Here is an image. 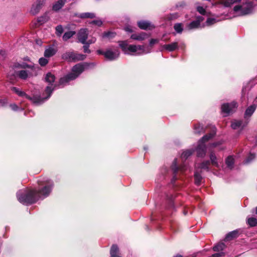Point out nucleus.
<instances>
[{"label":"nucleus","mask_w":257,"mask_h":257,"mask_svg":"<svg viewBox=\"0 0 257 257\" xmlns=\"http://www.w3.org/2000/svg\"><path fill=\"white\" fill-rule=\"evenodd\" d=\"M38 184L42 186L39 190L29 189L23 194L19 192L17 195L19 201L23 204H32L41 198L48 196L53 187V182L50 180H46L38 181Z\"/></svg>","instance_id":"f257e3e1"},{"label":"nucleus","mask_w":257,"mask_h":257,"mask_svg":"<svg viewBox=\"0 0 257 257\" xmlns=\"http://www.w3.org/2000/svg\"><path fill=\"white\" fill-rule=\"evenodd\" d=\"M88 66L89 65L87 63H79L75 65L73 67L71 73L60 79V84H64L69 81L76 79Z\"/></svg>","instance_id":"f03ea898"},{"label":"nucleus","mask_w":257,"mask_h":257,"mask_svg":"<svg viewBox=\"0 0 257 257\" xmlns=\"http://www.w3.org/2000/svg\"><path fill=\"white\" fill-rule=\"evenodd\" d=\"M119 45L122 50L125 54L136 53L137 55H142L147 52H145L143 45H128L127 41H122L119 42Z\"/></svg>","instance_id":"7ed1b4c3"},{"label":"nucleus","mask_w":257,"mask_h":257,"mask_svg":"<svg viewBox=\"0 0 257 257\" xmlns=\"http://www.w3.org/2000/svg\"><path fill=\"white\" fill-rule=\"evenodd\" d=\"M21 67L29 69L28 71L23 70L18 72L17 75L21 79H26L28 77L35 74L36 70L35 65L32 62H29V63H23L21 65Z\"/></svg>","instance_id":"20e7f679"},{"label":"nucleus","mask_w":257,"mask_h":257,"mask_svg":"<svg viewBox=\"0 0 257 257\" xmlns=\"http://www.w3.org/2000/svg\"><path fill=\"white\" fill-rule=\"evenodd\" d=\"M89 34V31L87 29H81L77 33L78 41L82 44L90 45L96 42V39L95 37H91L87 41Z\"/></svg>","instance_id":"39448f33"},{"label":"nucleus","mask_w":257,"mask_h":257,"mask_svg":"<svg viewBox=\"0 0 257 257\" xmlns=\"http://www.w3.org/2000/svg\"><path fill=\"white\" fill-rule=\"evenodd\" d=\"M215 134V132L213 131L211 133L204 136L199 142V144L197 148V154L198 157H203L206 154V147L204 143L212 138Z\"/></svg>","instance_id":"423d86ee"},{"label":"nucleus","mask_w":257,"mask_h":257,"mask_svg":"<svg viewBox=\"0 0 257 257\" xmlns=\"http://www.w3.org/2000/svg\"><path fill=\"white\" fill-rule=\"evenodd\" d=\"M62 58L68 61L76 62L84 60L86 56L74 51H68L63 54Z\"/></svg>","instance_id":"0eeeda50"},{"label":"nucleus","mask_w":257,"mask_h":257,"mask_svg":"<svg viewBox=\"0 0 257 257\" xmlns=\"http://www.w3.org/2000/svg\"><path fill=\"white\" fill-rule=\"evenodd\" d=\"M252 6L251 3H246L241 5L236 6L233 10L239 15L243 16L249 14L252 10Z\"/></svg>","instance_id":"6e6552de"},{"label":"nucleus","mask_w":257,"mask_h":257,"mask_svg":"<svg viewBox=\"0 0 257 257\" xmlns=\"http://www.w3.org/2000/svg\"><path fill=\"white\" fill-rule=\"evenodd\" d=\"M46 0H37L32 5L31 13L33 15L37 14L45 3Z\"/></svg>","instance_id":"1a4fd4ad"},{"label":"nucleus","mask_w":257,"mask_h":257,"mask_svg":"<svg viewBox=\"0 0 257 257\" xmlns=\"http://www.w3.org/2000/svg\"><path fill=\"white\" fill-rule=\"evenodd\" d=\"M237 107V104L234 102L230 103H225L222 105L221 109L223 112L228 114L232 112Z\"/></svg>","instance_id":"9d476101"},{"label":"nucleus","mask_w":257,"mask_h":257,"mask_svg":"<svg viewBox=\"0 0 257 257\" xmlns=\"http://www.w3.org/2000/svg\"><path fill=\"white\" fill-rule=\"evenodd\" d=\"M119 53L118 50L112 51L110 50H107L104 53V56L109 60H112L117 58L119 56Z\"/></svg>","instance_id":"9b49d317"},{"label":"nucleus","mask_w":257,"mask_h":257,"mask_svg":"<svg viewBox=\"0 0 257 257\" xmlns=\"http://www.w3.org/2000/svg\"><path fill=\"white\" fill-rule=\"evenodd\" d=\"M149 37V36L147 33L142 32L141 33H135L132 34L131 36V38L135 40L142 41L145 40Z\"/></svg>","instance_id":"f8f14e48"},{"label":"nucleus","mask_w":257,"mask_h":257,"mask_svg":"<svg viewBox=\"0 0 257 257\" xmlns=\"http://www.w3.org/2000/svg\"><path fill=\"white\" fill-rule=\"evenodd\" d=\"M139 27L143 30H150L154 28V27L151 24V23L146 21H140L138 23Z\"/></svg>","instance_id":"ddd939ff"},{"label":"nucleus","mask_w":257,"mask_h":257,"mask_svg":"<svg viewBox=\"0 0 257 257\" xmlns=\"http://www.w3.org/2000/svg\"><path fill=\"white\" fill-rule=\"evenodd\" d=\"M66 1L67 0H58L53 4V10L56 12L58 11L64 6Z\"/></svg>","instance_id":"4468645a"},{"label":"nucleus","mask_w":257,"mask_h":257,"mask_svg":"<svg viewBox=\"0 0 257 257\" xmlns=\"http://www.w3.org/2000/svg\"><path fill=\"white\" fill-rule=\"evenodd\" d=\"M178 44L177 42H173L170 44L164 45L162 46L163 49H165L169 51H173L178 48Z\"/></svg>","instance_id":"2eb2a0df"},{"label":"nucleus","mask_w":257,"mask_h":257,"mask_svg":"<svg viewBox=\"0 0 257 257\" xmlns=\"http://www.w3.org/2000/svg\"><path fill=\"white\" fill-rule=\"evenodd\" d=\"M26 98L30 100L33 103L35 104L41 103V102H43L45 99L42 98L40 96H34L33 97H30L28 95H27Z\"/></svg>","instance_id":"dca6fc26"},{"label":"nucleus","mask_w":257,"mask_h":257,"mask_svg":"<svg viewBox=\"0 0 257 257\" xmlns=\"http://www.w3.org/2000/svg\"><path fill=\"white\" fill-rule=\"evenodd\" d=\"M245 126L244 124H243L242 121L238 120H234L231 122V126L234 129H238L241 127H243Z\"/></svg>","instance_id":"f3484780"},{"label":"nucleus","mask_w":257,"mask_h":257,"mask_svg":"<svg viewBox=\"0 0 257 257\" xmlns=\"http://www.w3.org/2000/svg\"><path fill=\"white\" fill-rule=\"evenodd\" d=\"M56 50L52 47H49L46 49L44 52V56L45 57H50L53 56L56 53Z\"/></svg>","instance_id":"a211bd4d"},{"label":"nucleus","mask_w":257,"mask_h":257,"mask_svg":"<svg viewBox=\"0 0 257 257\" xmlns=\"http://www.w3.org/2000/svg\"><path fill=\"white\" fill-rule=\"evenodd\" d=\"M202 21V19H199V20L192 22L188 25V29L191 30V29H195V28H198L200 26V22Z\"/></svg>","instance_id":"6ab92c4d"},{"label":"nucleus","mask_w":257,"mask_h":257,"mask_svg":"<svg viewBox=\"0 0 257 257\" xmlns=\"http://www.w3.org/2000/svg\"><path fill=\"white\" fill-rule=\"evenodd\" d=\"M118 247L115 245H113L110 249V257H120L118 254Z\"/></svg>","instance_id":"aec40b11"},{"label":"nucleus","mask_w":257,"mask_h":257,"mask_svg":"<svg viewBox=\"0 0 257 257\" xmlns=\"http://www.w3.org/2000/svg\"><path fill=\"white\" fill-rule=\"evenodd\" d=\"M78 17L81 18V19H86V18H90V19H93L95 17V15L94 13H84L80 14Z\"/></svg>","instance_id":"412c9836"},{"label":"nucleus","mask_w":257,"mask_h":257,"mask_svg":"<svg viewBox=\"0 0 257 257\" xmlns=\"http://www.w3.org/2000/svg\"><path fill=\"white\" fill-rule=\"evenodd\" d=\"M234 163V158L232 156H228L225 160V163L227 167H228L230 169L233 168Z\"/></svg>","instance_id":"4be33fe9"},{"label":"nucleus","mask_w":257,"mask_h":257,"mask_svg":"<svg viewBox=\"0 0 257 257\" xmlns=\"http://www.w3.org/2000/svg\"><path fill=\"white\" fill-rule=\"evenodd\" d=\"M238 232L237 230L232 231L228 233L225 237L226 240H230L238 236Z\"/></svg>","instance_id":"5701e85b"},{"label":"nucleus","mask_w":257,"mask_h":257,"mask_svg":"<svg viewBox=\"0 0 257 257\" xmlns=\"http://www.w3.org/2000/svg\"><path fill=\"white\" fill-rule=\"evenodd\" d=\"M240 1L241 0H221L220 3L225 7H230L233 4Z\"/></svg>","instance_id":"b1692460"},{"label":"nucleus","mask_w":257,"mask_h":257,"mask_svg":"<svg viewBox=\"0 0 257 257\" xmlns=\"http://www.w3.org/2000/svg\"><path fill=\"white\" fill-rule=\"evenodd\" d=\"M210 159L211 164L215 167L218 166V164L217 161V158L213 152H211L210 154Z\"/></svg>","instance_id":"393cba45"},{"label":"nucleus","mask_w":257,"mask_h":257,"mask_svg":"<svg viewBox=\"0 0 257 257\" xmlns=\"http://www.w3.org/2000/svg\"><path fill=\"white\" fill-rule=\"evenodd\" d=\"M11 90L17 94L19 96L26 98V96L27 94H26L24 92L20 90L19 88L15 87H12Z\"/></svg>","instance_id":"a878e982"},{"label":"nucleus","mask_w":257,"mask_h":257,"mask_svg":"<svg viewBox=\"0 0 257 257\" xmlns=\"http://www.w3.org/2000/svg\"><path fill=\"white\" fill-rule=\"evenodd\" d=\"M255 107H256L255 105H251L250 106L248 107L245 111V116H250L254 111Z\"/></svg>","instance_id":"bb28decb"},{"label":"nucleus","mask_w":257,"mask_h":257,"mask_svg":"<svg viewBox=\"0 0 257 257\" xmlns=\"http://www.w3.org/2000/svg\"><path fill=\"white\" fill-rule=\"evenodd\" d=\"M55 79V76L51 73H48L45 77V80L50 84L54 82Z\"/></svg>","instance_id":"cd10ccee"},{"label":"nucleus","mask_w":257,"mask_h":257,"mask_svg":"<svg viewBox=\"0 0 257 257\" xmlns=\"http://www.w3.org/2000/svg\"><path fill=\"white\" fill-rule=\"evenodd\" d=\"M75 34V31H69L65 33L63 36V40L65 41L71 38Z\"/></svg>","instance_id":"c85d7f7f"},{"label":"nucleus","mask_w":257,"mask_h":257,"mask_svg":"<svg viewBox=\"0 0 257 257\" xmlns=\"http://www.w3.org/2000/svg\"><path fill=\"white\" fill-rule=\"evenodd\" d=\"M247 224L251 227L257 225V219L254 217H250L247 219Z\"/></svg>","instance_id":"c756f323"},{"label":"nucleus","mask_w":257,"mask_h":257,"mask_svg":"<svg viewBox=\"0 0 257 257\" xmlns=\"http://www.w3.org/2000/svg\"><path fill=\"white\" fill-rule=\"evenodd\" d=\"M116 35V33L114 32H104L102 34V37L108 38V39H111L114 38Z\"/></svg>","instance_id":"7c9ffc66"},{"label":"nucleus","mask_w":257,"mask_h":257,"mask_svg":"<svg viewBox=\"0 0 257 257\" xmlns=\"http://www.w3.org/2000/svg\"><path fill=\"white\" fill-rule=\"evenodd\" d=\"M192 153L193 152L192 150H186L182 153L181 158L183 159H186L192 154Z\"/></svg>","instance_id":"2f4dec72"},{"label":"nucleus","mask_w":257,"mask_h":257,"mask_svg":"<svg viewBox=\"0 0 257 257\" xmlns=\"http://www.w3.org/2000/svg\"><path fill=\"white\" fill-rule=\"evenodd\" d=\"M174 28L178 33H181L183 31V24L177 23L174 25Z\"/></svg>","instance_id":"473e14b6"},{"label":"nucleus","mask_w":257,"mask_h":257,"mask_svg":"<svg viewBox=\"0 0 257 257\" xmlns=\"http://www.w3.org/2000/svg\"><path fill=\"white\" fill-rule=\"evenodd\" d=\"M195 183L196 185H199L202 180V177L198 173H195L194 174Z\"/></svg>","instance_id":"72a5a7b5"},{"label":"nucleus","mask_w":257,"mask_h":257,"mask_svg":"<svg viewBox=\"0 0 257 257\" xmlns=\"http://www.w3.org/2000/svg\"><path fill=\"white\" fill-rule=\"evenodd\" d=\"M225 247V244L223 243H219L213 247L214 251H220L223 249Z\"/></svg>","instance_id":"f704fd0d"},{"label":"nucleus","mask_w":257,"mask_h":257,"mask_svg":"<svg viewBox=\"0 0 257 257\" xmlns=\"http://www.w3.org/2000/svg\"><path fill=\"white\" fill-rule=\"evenodd\" d=\"M210 165V162L206 161L203 162L199 166V168L203 169H208L209 166Z\"/></svg>","instance_id":"c9c22d12"},{"label":"nucleus","mask_w":257,"mask_h":257,"mask_svg":"<svg viewBox=\"0 0 257 257\" xmlns=\"http://www.w3.org/2000/svg\"><path fill=\"white\" fill-rule=\"evenodd\" d=\"M53 90V88L52 87V86H48L46 87L45 90V93L48 95V96L46 97L45 99H47L50 96V95L51 93L52 92Z\"/></svg>","instance_id":"e433bc0d"},{"label":"nucleus","mask_w":257,"mask_h":257,"mask_svg":"<svg viewBox=\"0 0 257 257\" xmlns=\"http://www.w3.org/2000/svg\"><path fill=\"white\" fill-rule=\"evenodd\" d=\"M63 32V29L62 26L59 25L56 27V33L58 36H60L62 34Z\"/></svg>","instance_id":"4c0bfd02"},{"label":"nucleus","mask_w":257,"mask_h":257,"mask_svg":"<svg viewBox=\"0 0 257 257\" xmlns=\"http://www.w3.org/2000/svg\"><path fill=\"white\" fill-rule=\"evenodd\" d=\"M39 64L42 66H45L48 62V60L45 58H41L39 60Z\"/></svg>","instance_id":"58836bf2"},{"label":"nucleus","mask_w":257,"mask_h":257,"mask_svg":"<svg viewBox=\"0 0 257 257\" xmlns=\"http://www.w3.org/2000/svg\"><path fill=\"white\" fill-rule=\"evenodd\" d=\"M89 45L88 44H84V45L83 46V51L84 53H90L91 51L89 49Z\"/></svg>","instance_id":"ea45409f"},{"label":"nucleus","mask_w":257,"mask_h":257,"mask_svg":"<svg viewBox=\"0 0 257 257\" xmlns=\"http://www.w3.org/2000/svg\"><path fill=\"white\" fill-rule=\"evenodd\" d=\"M197 11L200 14H201L202 15H205V13H206L205 10L202 7L198 6L197 8Z\"/></svg>","instance_id":"a19ab883"},{"label":"nucleus","mask_w":257,"mask_h":257,"mask_svg":"<svg viewBox=\"0 0 257 257\" xmlns=\"http://www.w3.org/2000/svg\"><path fill=\"white\" fill-rule=\"evenodd\" d=\"M90 23L96 25L98 26H100L102 24V21L100 20H94L92 21Z\"/></svg>","instance_id":"79ce46f5"},{"label":"nucleus","mask_w":257,"mask_h":257,"mask_svg":"<svg viewBox=\"0 0 257 257\" xmlns=\"http://www.w3.org/2000/svg\"><path fill=\"white\" fill-rule=\"evenodd\" d=\"M159 40L158 39H152L150 41V44L153 45L155 44L158 43Z\"/></svg>","instance_id":"37998d69"},{"label":"nucleus","mask_w":257,"mask_h":257,"mask_svg":"<svg viewBox=\"0 0 257 257\" xmlns=\"http://www.w3.org/2000/svg\"><path fill=\"white\" fill-rule=\"evenodd\" d=\"M10 107L14 110H16L17 108H18V106L15 104H11L10 105Z\"/></svg>","instance_id":"c03bdc74"},{"label":"nucleus","mask_w":257,"mask_h":257,"mask_svg":"<svg viewBox=\"0 0 257 257\" xmlns=\"http://www.w3.org/2000/svg\"><path fill=\"white\" fill-rule=\"evenodd\" d=\"M124 30L126 32H132L133 30L130 27H126L124 28Z\"/></svg>","instance_id":"a18cd8bd"},{"label":"nucleus","mask_w":257,"mask_h":257,"mask_svg":"<svg viewBox=\"0 0 257 257\" xmlns=\"http://www.w3.org/2000/svg\"><path fill=\"white\" fill-rule=\"evenodd\" d=\"M97 52L98 54H102V55H104V53H105V52H103L101 50H97Z\"/></svg>","instance_id":"49530a36"},{"label":"nucleus","mask_w":257,"mask_h":257,"mask_svg":"<svg viewBox=\"0 0 257 257\" xmlns=\"http://www.w3.org/2000/svg\"><path fill=\"white\" fill-rule=\"evenodd\" d=\"M254 157H255V156L253 154H251L249 156V158L250 160L254 159Z\"/></svg>","instance_id":"de8ad7c7"},{"label":"nucleus","mask_w":257,"mask_h":257,"mask_svg":"<svg viewBox=\"0 0 257 257\" xmlns=\"http://www.w3.org/2000/svg\"><path fill=\"white\" fill-rule=\"evenodd\" d=\"M5 54V51H0V54L2 55H4Z\"/></svg>","instance_id":"09e8293b"},{"label":"nucleus","mask_w":257,"mask_h":257,"mask_svg":"<svg viewBox=\"0 0 257 257\" xmlns=\"http://www.w3.org/2000/svg\"><path fill=\"white\" fill-rule=\"evenodd\" d=\"M195 130H196V131H195V132H196V133H199L200 132L199 131H198H198L196 130V126H195Z\"/></svg>","instance_id":"8fccbe9b"},{"label":"nucleus","mask_w":257,"mask_h":257,"mask_svg":"<svg viewBox=\"0 0 257 257\" xmlns=\"http://www.w3.org/2000/svg\"><path fill=\"white\" fill-rule=\"evenodd\" d=\"M175 257H182V256L180 255H176V256Z\"/></svg>","instance_id":"3c124183"},{"label":"nucleus","mask_w":257,"mask_h":257,"mask_svg":"<svg viewBox=\"0 0 257 257\" xmlns=\"http://www.w3.org/2000/svg\"><path fill=\"white\" fill-rule=\"evenodd\" d=\"M209 21H210V19H208V20H207V23H209Z\"/></svg>","instance_id":"603ef678"},{"label":"nucleus","mask_w":257,"mask_h":257,"mask_svg":"<svg viewBox=\"0 0 257 257\" xmlns=\"http://www.w3.org/2000/svg\"><path fill=\"white\" fill-rule=\"evenodd\" d=\"M255 212H256V214H257V207H256V210H255Z\"/></svg>","instance_id":"864d4df0"},{"label":"nucleus","mask_w":257,"mask_h":257,"mask_svg":"<svg viewBox=\"0 0 257 257\" xmlns=\"http://www.w3.org/2000/svg\"><path fill=\"white\" fill-rule=\"evenodd\" d=\"M249 162V160L247 159L246 161V163H247Z\"/></svg>","instance_id":"5fc2aeb1"},{"label":"nucleus","mask_w":257,"mask_h":257,"mask_svg":"<svg viewBox=\"0 0 257 257\" xmlns=\"http://www.w3.org/2000/svg\"><path fill=\"white\" fill-rule=\"evenodd\" d=\"M213 145L214 147L216 146V145L213 144Z\"/></svg>","instance_id":"6e6d98bb"}]
</instances>
